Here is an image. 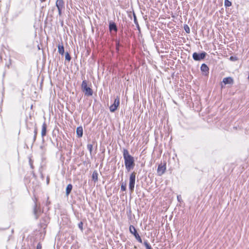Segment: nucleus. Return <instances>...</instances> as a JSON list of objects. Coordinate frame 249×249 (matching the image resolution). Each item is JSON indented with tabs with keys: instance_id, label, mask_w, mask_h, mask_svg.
Listing matches in <instances>:
<instances>
[{
	"instance_id": "nucleus-1",
	"label": "nucleus",
	"mask_w": 249,
	"mask_h": 249,
	"mask_svg": "<svg viewBox=\"0 0 249 249\" xmlns=\"http://www.w3.org/2000/svg\"><path fill=\"white\" fill-rule=\"evenodd\" d=\"M123 154L125 168L129 172L133 169L135 166L134 157L129 154L126 149L124 148L123 149Z\"/></svg>"
},
{
	"instance_id": "nucleus-2",
	"label": "nucleus",
	"mask_w": 249,
	"mask_h": 249,
	"mask_svg": "<svg viewBox=\"0 0 249 249\" xmlns=\"http://www.w3.org/2000/svg\"><path fill=\"white\" fill-rule=\"evenodd\" d=\"M136 173L134 172L130 174L129 177V189L131 193L133 192L134 190L136 180Z\"/></svg>"
},
{
	"instance_id": "nucleus-3",
	"label": "nucleus",
	"mask_w": 249,
	"mask_h": 249,
	"mask_svg": "<svg viewBox=\"0 0 249 249\" xmlns=\"http://www.w3.org/2000/svg\"><path fill=\"white\" fill-rule=\"evenodd\" d=\"M129 231L135 237L136 239L140 243H142V240L139 233L137 232L136 228L133 225L129 227Z\"/></svg>"
},
{
	"instance_id": "nucleus-4",
	"label": "nucleus",
	"mask_w": 249,
	"mask_h": 249,
	"mask_svg": "<svg viewBox=\"0 0 249 249\" xmlns=\"http://www.w3.org/2000/svg\"><path fill=\"white\" fill-rule=\"evenodd\" d=\"M207 55V53L205 52H202L201 53H194L193 54V58L195 61H200L204 59Z\"/></svg>"
},
{
	"instance_id": "nucleus-5",
	"label": "nucleus",
	"mask_w": 249,
	"mask_h": 249,
	"mask_svg": "<svg viewBox=\"0 0 249 249\" xmlns=\"http://www.w3.org/2000/svg\"><path fill=\"white\" fill-rule=\"evenodd\" d=\"M120 104V98L119 96H117L115 98L114 103L110 106L109 109L110 112H114L117 109Z\"/></svg>"
},
{
	"instance_id": "nucleus-6",
	"label": "nucleus",
	"mask_w": 249,
	"mask_h": 249,
	"mask_svg": "<svg viewBox=\"0 0 249 249\" xmlns=\"http://www.w3.org/2000/svg\"><path fill=\"white\" fill-rule=\"evenodd\" d=\"M166 170V165L165 164H162V163L159 165L158 169H157V173L159 176L162 175Z\"/></svg>"
},
{
	"instance_id": "nucleus-7",
	"label": "nucleus",
	"mask_w": 249,
	"mask_h": 249,
	"mask_svg": "<svg viewBox=\"0 0 249 249\" xmlns=\"http://www.w3.org/2000/svg\"><path fill=\"white\" fill-rule=\"evenodd\" d=\"M41 213V210L39 207H38L36 203L35 204L34 207V214L36 219H37Z\"/></svg>"
},
{
	"instance_id": "nucleus-8",
	"label": "nucleus",
	"mask_w": 249,
	"mask_h": 249,
	"mask_svg": "<svg viewBox=\"0 0 249 249\" xmlns=\"http://www.w3.org/2000/svg\"><path fill=\"white\" fill-rule=\"evenodd\" d=\"M55 4L57 9L64 8V1L63 0H56Z\"/></svg>"
},
{
	"instance_id": "nucleus-9",
	"label": "nucleus",
	"mask_w": 249,
	"mask_h": 249,
	"mask_svg": "<svg viewBox=\"0 0 249 249\" xmlns=\"http://www.w3.org/2000/svg\"><path fill=\"white\" fill-rule=\"evenodd\" d=\"M223 82L225 85L232 84L233 83V79L231 77H225L223 78Z\"/></svg>"
},
{
	"instance_id": "nucleus-10",
	"label": "nucleus",
	"mask_w": 249,
	"mask_h": 249,
	"mask_svg": "<svg viewBox=\"0 0 249 249\" xmlns=\"http://www.w3.org/2000/svg\"><path fill=\"white\" fill-rule=\"evenodd\" d=\"M83 92H84L85 95L87 96H92L93 94V90L92 89L88 87V88L85 89L83 90Z\"/></svg>"
},
{
	"instance_id": "nucleus-11",
	"label": "nucleus",
	"mask_w": 249,
	"mask_h": 249,
	"mask_svg": "<svg viewBox=\"0 0 249 249\" xmlns=\"http://www.w3.org/2000/svg\"><path fill=\"white\" fill-rule=\"evenodd\" d=\"M47 132V124L46 123L44 122L42 126L41 129V136L43 138V137L46 136Z\"/></svg>"
},
{
	"instance_id": "nucleus-12",
	"label": "nucleus",
	"mask_w": 249,
	"mask_h": 249,
	"mask_svg": "<svg viewBox=\"0 0 249 249\" xmlns=\"http://www.w3.org/2000/svg\"><path fill=\"white\" fill-rule=\"evenodd\" d=\"M109 30L111 32V31H117V27L116 24L114 22H110L109 24Z\"/></svg>"
},
{
	"instance_id": "nucleus-13",
	"label": "nucleus",
	"mask_w": 249,
	"mask_h": 249,
	"mask_svg": "<svg viewBox=\"0 0 249 249\" xmlns=\"http://www.w3.org/2000/svg\"><path fill=\"white\" fill-rule=\"evenodd\" d=\"M200 70L202 72H204L207 73H209V68L207 65L204 63L201 65Z\"/></svg>"
},
{
	"instance_id": "nucleus-14",
	"label": "nucleus",
	"mask_w": 249,
	"mask_h": 249,
	"mask_svg": "<svg viewBox=\"0 0 249 249\" xmlns=\"http://www.w3.org/2000/svg\"><path fill=\"white\" fill-rule=\"evenodd\" d=\"M58 52L60 54H61V55L64 54L65 51H64V48L62 43H61V44H58Z\"/></svg>"
},
{
	"instance_id": "nucleus-15",
	"label": "nucleus",
	"mask_w": 249,
	"mask_h": 249,
	"mask_svg": "<svg viewBox=\"0 0 249 249\" xmlns=\"http://www.w3.org/2000/svg\"><path fill=\"white\" fill-rule=\"evenodd\" d=\"M83 128L82 126L78 127L76 129V134L79 138L83 136Z\"/></svg>"
},
{
	"instance_id": "nucleus-16",
	"label": "nucleus",
	"mask_w": 249,
	"mask_h": 249,
	"mask_svg": "<svg viewBox=\"0 0 249 249\" xmlns=\"http://www.w3.org/2000/svg\"><path fill=\"white\" fill-rule=\"evenodd\" d=\"M72 189V185L71 184H69L67 185L66 189V194L67 196H68L71 192Z\"/></svg>"
},
{
	"instance_id": "nucleus-17",
	"label": "nucleus",
	"mask_w": 249,
	"mask_h": 249,
	"mask_svg": "<svg viewBox=\"0 0 249 249\" xmlns=\"http://www.w3.org/2000/svg\"><path fill=\"white\" fill-rule=\"evenodd\" d=\"M98 173L96 171H94L92 175V178L93 181H94V182H96L98 180Z\"/></svg>"
},
{
	"instance_id": "nucleus-18",
	"label": "nucleus",
	"mask_w": 249,
	"mask_h": 249,
	"mask_svg": "<svg viewBox=\"0 0 249 249\" xmlns=\"http://www.w3.org/2000/svg\"><path fill=\"white\" fill-rule=\"evenodd\" d=\"M133 17H134V23L136 25L137 29L139 30H140V27L139 26V23H138V20L137 19L136 16L134 12H133Z\"/></svg>"
},
{
	"instance_id": "nucleus-19",
	"label": "nucleus",
	"mask_w": 249,
	"mask_h": 249,
	"mask_svg": "<svg viewBox=\"0 0 249 249\" xmlns=\"http://www.w3.org/2000/svg\"><path fill=\"white\" fill-rule=\"evenodd\" d=\"M88 87L87 82L86 80H83L81 85L82 90L88 88Z\"/></svg>"
},
{
	"instance_id": "nucleus-20",
	"label": "nucleus",
	"mask_w": 249,
	"mask_h": 249,
	"mask_svg": "<svg viewBox=\"0 0 249 249\" xmlns=\"http://www.w3.org/2000/svg\"><path fill=\"white\" fill-rule=\"evenodd\" d=\"M146 249H152L150 244L148 243L147 240H145L143 243Z\"/></svg>"
},
{
	"instance_id": "nucleus-21",
	"label": "nucleus",
	"mask_w": 249,
	"mask_h": 249,
	"mask_svg": "<svg viewBox=\"0 0 249 249\" xmlns=\"http://www.w3.org/2000/svg\"><path fill=\"white\" fill-rule=\"evenodd\" d=\"M34 132V138H33V142H34L36 140V136H37V128L36 127L35 128Z\"/></svg>"
},
{
	"instance_id": "nucleus-22",
	"label": "nucleus",
	"mask_w": 249,
	"mask_h": 249,
	"mask_svg": "<svg viewBox=\"0 0 249 249\" xmlns=\"http://www.w3.org/2000/svg\"><path fill=\"white\" fill-rule=\"evenodd\" d=\"M87 148L89 150L90 154H91L93 149V145L91 144H88L87 145Z\"/></svg>"
},
{
	"instance_id": "nucleus-23",
	"label": "nucleus",
	"mask_w": 249,
	"mask_h": 249,
	"mask_svg": "<svg viewBox=\"0 0 249 249\" xmlns=\"http://www.w3.org/2000/svg\"><path fill=\"white\" fill-rule=\"evenodd\" d=\"M184 29L187 33H190V29L189 26L187 24L184 25Z\"/></svg>"
},
{
	"instance_id": "nucleus-24",
	"label": "nucleus",
	"mask_w": 249,
	"mask_h": 249,
	"mask_svg": "<svg viewBox=\"0 0 249 249\" xmlns=\"http://www.w3.org/2000/svg\"><path fill=\"white\" fill-rule=\"evenodd\" d=\"M224 4L226 7H229L231 5V2L229 0H225Z\"/></svg>"
},
{
	"instance_id": "nucleus-25",
	"label": "nucleus",
	"mask_w": 249,
	"mask_h": 249,
	"mask_svg": "<svg viewBox=\"0 0 249 249\" xmlns=\"http://www.w3.org/2000/svg\"><path fill=\"white\" fill-rule=\"evenodd\" d=\"M65 59L69 61L71 59V57L68 52H67L65 54Z\"/></svg>"
},
{
	"instance_id": "nucleus-26",
	"label": "nucleus",
	"mask_w": 249,
	"mask_h": 249,
	"mask_svg": "<svg viewBox=\"0 0 249 249\" xmlns=\"http://www.w3.org/2000/svg\"><path fill=\"white\" fill-rule=\"evenodd\" d=\"M121 190L122 191H126V184L125 183H122V185H121Z\"/></svg>"
},
{
	"instance_id": "nucleus-27",
	"label": "nucleus",
	"mask_w": 249,
	"mask_h": 249,
	"mask_svg": "<svg viewBox=\"0 0 249 249\" xmlns=\"http://www.w3.org/2000/svg\"><path fill=\"white\" fill-rule=\"evenodd\" d=\"M83 223L82 222H80L79 224H78V227L82 231L83 230Z\"/></svg>"
},
{
	"instance_id": "nucleus-28",
	"label": "nucleus",
	"mask_w": 249,
	"mask_h": 249,
	"mask_svg": "<svg viewBox=\"0 0 249 249\" xmlns=\"http://www.w3.org/2000/svg\"><path fill=\"white\" fill-rule=\"evenodd\" d=\"M63 9H58V14L60 16H61L62 15V11Z\"/></svg>"
},
{
	"instance_id": "nucleus-29",
	"label": "nucleus",
	"mask_w": 249,
	"mask_h": 249,
	"mask_svg": "<svg viewBox=\"0 0 249 249\" xmlns=\"http://www.w3.org/2000/svg\"><path fill=\"white\" fill-rule=\"evenodd\" d=\"M42 246L41 245L40 243H38L36 247V249H41Z\"/></svg>"
},
{
	"instance_id": "nucleus-30",
	"label": "nucleus",
	"mask_w": 249,
	"mask_h": 249,
	"mask_svg": "<svg viewBox=\"0 0 249 249\" xmlns=\"http://www.w3.org/2000/svg\"><path fill=\"white\" fill-rule=\"evenodd\" d=\"M116 49L118 50H119V41H117L116 42Z\"/></svg>"
},
{
	"instance_id": "nucleus-31",
	"label": "nucleus",
	"mask_w": 249,
	"mask_h": 249,
	"mask_svg": "<svg viewBox=\"0 0 249 249\" xmlns=\"http://www.w3.org/2000/svg\"><path fill=\"white\" fill-rule=\"evenodd\" d=\"M41 2L46 1V0H40Z\"/></svg>"
},
{
	"instance_id": "nucleus-32",
	"label": "nucleus",
	"mask_w": 249,
	"mask_h": 249,
	"mask_svg": "<svg viewBox=\"0 0 249 249\" xmlns=\"http://www.w3.org/2000/svg\"><path fill=\"white\" fill-rule=\"evenodd\" d=\"M178 200H179V199H180V198H179L178 196Z\"/></svg>"
},
{
	"instance_id": "nucleus-33",
	"label": "nucleus",
	"mask_w": 249,
	"mask_h": 249,
	"mask_svg": "<svg viewBox=\"0 0 249 249\" xmlns=\"http://www.w3.org/2000/svg\"><path fill=\"white\" fill-rule=\"evenodd\" d=\"M178 200H179V199H180V198H179L178 196Z\"/></svg>"
}]
</instances>
